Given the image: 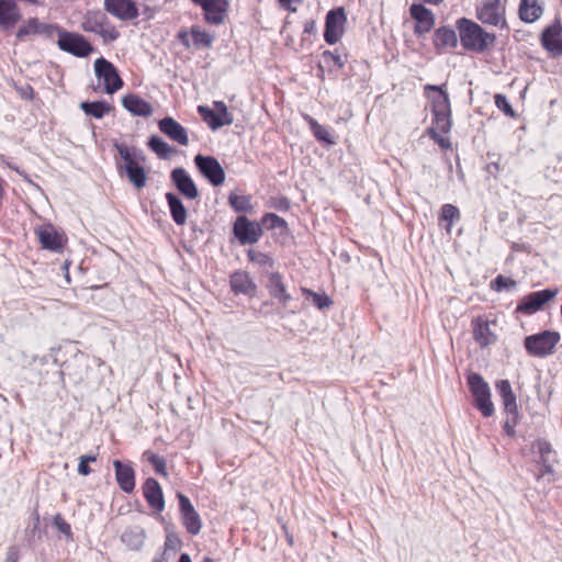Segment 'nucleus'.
Masks as SVG:
<instances>
[{"mask_svg": "<svg viewBox=\"0 0 562 562\" xmlns=\"http://www.w3.org/2000/svg\"><path fill=\"white\" fill-rule=\"evenodd\" d=\"M457 29L462 46L475 53H484L494 46L496 36L485 31L474 21L461 18L457 21Z\"/></svg>", "mask_w": 562, "mask_h": 562, "instance_id": "nucleus-1", "label": "nucleus"}, {"mask_svg": "<svg viewBox=\"0 0 562 562\" xmlns=\"http://www.w3.org/2000/svg\"><path fill=\"white\" fill-rule=\"evenodd\" d=\"M81 27L86 32L98 34L104 43L116 41L120 32L112 25L106 14L100 10L88 11L81 22Z\"/></svg>", "mask_w": 562, "mask_h": 562, "instance_id": "nucleus-2", "label": "nucleus"}, {"mask_svg": "<svg viewBox=\"0 0 562 562\" xmlns=\"http://www.w3.org/2000/svg\"><path fill=\"white\" fill-rule=\"evenodd\" d=\"M467 381L469 390L474 397V406L484 417H491L495 409L487 382L484 381L481 374L475 372L470 373Z\"/></svg>", "mask_w": 562, "mask_h": 562, "instance_id": "nucleus-3", "label": "nucleus"}, {"mask_svg": "<svg viewBox=\"0 0 562 562\" xmlns=\"http://www.w3.org/2000/svg\"><path fill=\"white\" fill-rule=\"evenodd\" d=\"M506 8L501 0H481L475 8L476 19L488 26L507 29Z\"/></svg>", "mask_w": 562, "mask_h": 562, "instance_id": "nucleus-4", "label": "nucleus"}, {"mask_svg": "<svg viewBox=\"0 0 562 562\" xmlns=\"http://www.w3.org/2000/svg\"><path fill=\"white\" fill-rule=\"evenodd\" d=\"M559 341V333L543 330L539 334L527 336L525 338L524 345L529 355L543 358L553 353Z\"/></svg>", "mask_w": 562, "mask_h": 562, "instance_id": "nucleus-5", "label": "nucleus"}, {"mask_svg": "<svg viewBox=\"0 0 562 562\" xmlns=\"http://www.w3.org/2000/svg\"><path fill=\"white\" fill-rule=\"evenodd\" d=\"M57 45L63 52L83 58L94 50L93 46L79 33L68 32L60 27L57 29Z\"/></svg>", "mask_w": 562, "mask_h": 562, "instance_id": "nucleus-6", "label": "nucleus"}, {"mask_svg": "<svg viewBox=\"0 0 562 562\" xmlns=\"http://www.w3.org/2000/svg\"><path fill=\"white\" fill-rule=\"evenodd\" d=\"M94 72L97 78L102 81L106 93L113 94L123 87V80L115 66L108 59L100 57L94 61Z\"/></svg>", "mask_w": 562, "mask_h": 562, "instance_id": "nucleus-7", "label": "nucleus"}, {"mask_svg": "<svg viewBox=\"0 0 562 562\" xmlns=\"http://www.w3.org/2000/svg\"><path fill=\"white\" fill-rule=\"evenodd\" d=\"M194 164L201 175L214 187L222 186L225 181V171L218 160L213 156L201 154L194 157Z\"/></svg>", "mask_w": 562, "mask_h": 562, "instance_id": "nucleus-8", "label": "nucleus"}, {"mask_svg": "<svg viewBox=\"0 0 562 562\" xmlns=\"http://www.w3.org/2000/svg\"><path fill=\"white\" fill-rule=\"evenodd\" d=\"M559 293V289H544L531 292L525 295L518 303L516 311L526 315H531L543 307L546 303L554 299Z\"/></svg>", "mask_w": 562, "mask_h": 562, "instance_id": "nucleus-9", "label": "nucleus"}, {"mask_svg": "<svg viewBox=\"0 0 562 562\" xmlns=\"http://www.w3.org/2000/svg\"><path fill=\"white\" fill-rule=\"evenodd\" d=\"M346 20L347 18L344 8H336L328 11L326 14L324 31V38L328 44L334 45L340 40L344 34Z\"/></svg>", "mask_w": 562, "mask_h": 562, "instance_id": "nucleus-10", "label": "nucleus"}, {"mask_svg": "<svg viewBox=\"0 0 562 562\" xmlns=\"http://www.w3.org/2000/svg\"><path fill=\"white\" fill-rule=\"evenodd\" d=\"M177 497L179 501V510L182 525L190 535H198L202 529V520L200 515L194 509L188 496L182 493H178Z\"/></svg>", "mask_w": 562, "mask_h": 562, "instance_id": "nucleus-11", "label": "nucleus"}, {"mask_svg": "<svg viewBox=\"0 0 562 562\" xmlns=\"http://www.w3.org/2000/svg\"><path fill=\"white\" fill-rule=\"evenodd\" d=\"M234 234L241 245H251L261 236V226L246 216H239L234 224Z\"/></svg>", "mask_w": 562, "mask_h": 562, "instance_id": "nucleus-12", "label": "nucleus"}, {"mask_svg": "<svg viewBox=\"0 0 562 562\" xmlns=\"http://www.w3.org/2000/svg\"><path fill=\"white\" fill-rule=\"evenodd\" d=\"M104 10L121 21H131L139 15L133 0H104Z\"/></svg>", "mask_w": 562, "mask_h": 562, "instance_id": "nucleus-13", "label": "nucleus"}, {"mask_svg": "<svg viewBox=\"0 0 562 562\" xmlns=\"http://www.w3.org/2000/svg\"><path fill=\"white\" fill-rule=\"evenodd\" d=\"M562 25L559 21L546 27L541 34V45L554 56L562 54Z\"/></svg>", "mask_w": 562, "mask_h": 562, "instance_id": "nucleus-14", "label": "nucleus"}, {"mask_svg": "<svg viewBox=\"0 0 562 562\" xmlns=\"http://www.w3.org/2000/svg\"><path fill=\"white\" fill-rule=\"evenodd\" d=\"M38 240L44 249L59 252L64 248V236L59 234L53 225L47 224L36 228Z\"/></svg>", "mask_w": 562, "mask_h": 562, "instance_id": "nucleus-15", "label": "nucleus"}, {"mask_svg": "<svg viewBox=\"0 0 562 562\" xmlns=\"http://www.w3.org/2000/svg\"><path fill=\"white\" fill-rule=\"evenodd\" d=\"M159 131L171 140L182 145H189L187 130L171 116H166L158 122Z\"/></svg>", "mask_w": 562, "mask_h": 562, "instance_id": "nucleus-16", "label": "nucleus"}, {"mask_svg": "<svg viewBox=\"0 0 562 562\" xmlns=\"http://www.w3.org/2000/svg\"><path fill=\"white\" fill-rule=\"evenodd\" d=\"M412 18L416 21L415 34L424 35L428 33L435 25V15L424 4L414 3L409 9Z\"/></svg>", "mask_w": 562, "mask_h": 562, "instance_id": "nucleus-17", "label": "nucleus"}, {"mask_svg": "<svg viewBox=\"0 0 562 562\" xmlns=\"http://www.w3.org/2000/svg\"><path fill=\"white\" fill-rule=\"evenodd\" d=\"M171 180L178 191L187 199L194 200L199 196V190L183 168H176L171 171Z\"/></svg>", "mask_w": 562, "mask_h": 562, "instance_id": "nucleus-18", "label": "nucleus"}, {"mask_svg": "<svg viewBox=\"0 0 562 562\" xmlns=\"http://www.w3.org/2000/svg\"><path fill=\"white\" fill-rule=\"evenodd\" d=\"M57 29H59L58 25L43 23L37 18H31L20 26L16 32V37L23 40L25 36L34 34L52 37L53 33L55 31L57 32Z\"/></svg>", "mask_w": 562, "mask_h": 562, "instance_id": "nucleus-19", "label": "nucleus"}, {"mask_svg": "<svg viewBox=\"0 0 562 562\" xmlns=\"http://www.w3.org/2000/svg\"><path fill=\"white\" fill-rule=\"evenodd\" d=\"M115 480L120 488L125 493H132L135 488V472L130 463L120 460L113 461Z\"/></svg>", "mask_w": 562, "mask_h": 562, "instance_id": "nucleus-20", "label": "nucleus"}, {"mask_svg": "<svg viewBox=\"0 0 562 562\" xmlns=\"http://www.w3.org/2000/svg\"><path fill=\"white\" fill-rule=\"evenodd\" d=\"M424 89L426 92L432 91L436 93L430 98L432 114L451 113L450 100L446 90V83L441 86L426 85Z\"/></svg>", "mask_w": 562, "mask_h": 562, "instance_id": "nucleus-21", "label": "nucleus"}, {"mask_svg": "<svg viewBox=\"0 0 562 562\" xmlns=\"http://www.w3.org/2000/svg\"><path fill=\"white\" fill-rule=\"evenodd\" d=\"M143 494L148 505L157 512L165 508L164 494L160 484L153 477L146 479L143 485Z\"/></svg>", "mask_w": 562, "mask_h": 562, "instance_id": "nucleus-22", "label": "nucleus"}, {"mask_svg": "<svg viewBox=\"0 0 562 562\" xmlns=\"http://www.w3.org/2000/svg\"><path fill=\"white\" fill-rule=\"evenodd\" d=\"M496 390L503 400L504 409L507 415L514 417V424L517 423L518 407L516 402V395L512 390V385L508 380H501L496 383Z\"/></svg>", "mask_w": 562, "mask_h": 562, "instance_id": "nucleus-23", "label": "nucleus"}, {"mask_svg": "<svg viewBox=\"0 0 562 562\" xmlns=\"http://www.w3.org/2000/svg\"><path fill=\"white\" fill-rule=\"evenodd\" d=\"M228 8L229 2L227 0H212L202 9L205 21L212 25L222 24L227 16Z\"/></svg>", "mask_w": 562, "mask_h": 562, "instance_id": "nucleus-24", "label": "nucleus"}, {"mask_svg": "<svg viewBox=\"0 0 562 562\" xmlns=\"http://www.w3.org/2000/svg\"><path fill=\"white\" fill-rule=\"evenodd\" d=\"M21 20V12L15 0H0V27L12 29Z\"/></svg>", "mask_w": 562, "mask_h": 562, "instance_id": "nucleus-25", "label": "nucleus"}, {"mask_svg": "<svg viewBox=\"0 0 562 562\" xmlns=\"http://www.w3.org/2000/svg\"><path fill=\"white\" fill-rule=\"evenodd\" d=\"M122 105L125 110L135 116L148 117L154 112V109L149 102L134 93H130L123 97Z\"/></svg>", "mask_w": 562, "mask_h": 562, "instance_id": "nucleus-26", "label": "nucleus"}, {"mask_svg": "<svg viewBox=\"0 0 562 562\" xmlns=\"http://www.w3.org/2000/svg\"><path fill=\"white\" fill-rule=\"evenodd\" d=\"M115 149L117 150L120 157L123 159L124 164L120 169H124V171L130 168H134L139 165V161H145V156L142 150L136 147H128L123 143H115Z\"/></svg>", "mask_w": 562, "mask_h": 562, "instance_id": "nucleus-27", "label": "nucleus"}, {"mask_svg": "<svg viewBox=\"0 0 562 562\" xmlns=\"http://www.w3.org/2000/svg\"><path fill=\"white\" fill-rule=\"evenodd\" d=\"M145 540L146 532L139 526L128 527L121 535V541L132 551L140 550L144 547Z\"/></svg>", "mask_w": 562, "mask_h": 562, "instance_id": "nucleus-28", "label": "nucleus"}, {"mask_svg": "<svg viewBox=\"0 0 562 562\" xmlns=\"http://www.w3.org/2000/svg\"><path fill=\"white\" fill-rule=\"evenodd\" d=\"M473 337L482 347H487L496 340V336L492 333L487 322L476 318L472 322Z\"/></svg>", "mask_w": 562, "mask_h": 562, "instance_id": "nucleus-29", "label": "nucleus"}, {"mask_svg": "<svg viewBox=\"0 0 562 562\" xmlns=\"http://www.w3.org/2000/svg\"><path fill=\"white\" fill-rule=\"evenodd\" d=\"M231 288L236 294H254L256 286L247 272L237 271L231 276Z\"/></svg>", "mask_w": 562, "mask_h": 562, "instance_id": "nucleus-30", "label": "nucleus"}, {"mask_svg": "<svg viewBox=\"0 0 562 562\" xmlns=\"http://www.w3.org/2000/svg\"><path fill=\"white\" fill-rule=\"evenodd\" d=\"M543 9L540 0H521L519 4V18L526 23H532L542 15Z\"/></svg>", "mask_w": 562, "mask_h": 562, "instance_id": "nucleus-31", "label": "nucleus"}, {"mask_svg": "<svg viewBox=\"0 0 562 562\" xmlns=\"http://www.w3.org/2000/svg\"><path fill=\"white\" fill-rule=\"evenodd\" d=\"M166 200L170 210L172 220L177 225H183L187 221V209L181 199L172 192L166 193Z\"/></svg>", "mask_w": 562, "mask_h": 562, "instance_id": "nucleus-32", "label": "nucleus"}, {"mask_svg": "<svg viewBox=\"0 0 562 562\" xmlns=\"http://www.w3.org/2000/svg\"><path fill=\"white\" fill-rule=\"evenodd\" d=\"M532 453L537 463H546L554 461V451L549 441L544 439H537L531 445Z\"/></svg>", "mask_w": 562, "mask_h": 562, "instance_id": "nucleus-33", "label": "nucleus"}, {"mask_svg": "<svg viewBox=\"0 0 562 562\" xmlns=\"http://www.w3.org/2000/svg\"><path fill=\"white\" fill-rule=\"evenodd\" d=\"M434 44L437 48L456 47L458 37L456 32L447 26L439 27L434 34Z\"/></svg>", "mask_w": 562, "mask_h": 562, "instance_id": "nucleus-34", "label": "nucleus"}, {"mask_svg": "<svg viewBox=\"0 0 562 562\" xmlns=\"http://www.w3.org/2000/svg\"><path fill=\"white\" fill-rule=\"evenodd\" d=\"M346 64V56L341 55L338 50H325L322 54L319 61V69L328 68L330 71L341 69Z\"/></svg>", "mask_w": 562, "mask_h": 562, "instance_id": "nucleus-35", "label": "nucleus"}, {"mask_svg": "<svg viewBox=\"0 0 562 562\" xmlns=\"http://www.w3.org/2000/svg\"><path fill=\"white\" fill-rule=\"evenodd\" d=\"M80 109L87 115L100 120L112 110V106L105 101H87L80 103Z\"/></svg>", "mask_w": 562, "mask_h": 562, "instance_id": "nucleus-36", "label": "nucleus"}, {"mask_svg": "<svg viewBox=\"0 0 562 562\" xmlns=\"http://www.w3.org/2000/svg\"><path fill=\"white\" fill-rule=\"evenodd\" d=\"M147 145L159 158L167 159L175 151L173 148L161 137L153 135L148 138Z\"/></svg>", "mask_w": 562, "mask_h": 562, "instance_id": "nucleus-37", "label": "nucleus"}, {"mask_svg": "<svg viewBox=\"0 0 562 562\" xmlns=\"http://www.w3.org/2000/svg\"><path fill=\"white\" fill-rule=\"evenodd\" d=\"M198 112L202 116L203 121L213 131H216V130L227 125L224 122V120H222L221 116L218 114H216V112L214 110H211L205 105H199Z\"/></svg>", "mask_w": 562, "mask_h": 562, "instance_id": "nucleus-38", "label": "nucleus"}, {"mask_svg": "<svg viewBox=\"0 0 562 562\" xmlns=\"http://www.w3.org/2000/svg\"><path fill=\"white\" fill-rule=\"evenodd\" d=\"M128 181L136 188L142 189L146 186L147 175L143 166L137 165L125 171Z\"/></svg>", "mask_w": 562, "mask_h": 562, "instance_id": "nucleus-39", "label": "nucleus"}, {"mask_svg": "<svg viewBox=\"0 0 562 562\" xmlns=\"http://www.w3.org/2000/svg\"><path fill=\"white\" fill-rule=\"evenodd\" d=\"M191 35L193 38V45L198 48H210L215 38L213 34L207 33L205 31H201L198 26L191 27Z\"/></svg>", "mask_w": 562, "mask_h": 562, "instance_id": "nucleus-40", "label": "nucleus"}, {"mask_svg": "<svg viewBox=\"0 0 562 562\" xmlns=\"http://www.w3.org/2000/svg\"><path fill=\"white\" fill-rule=\"evenodd\" d=\"M460 218V212L457 206L452 204H443L440 212V221L447 222V232L451 231L452 224Z\"/></svg>", "mask_w": 562, "mask_h": 562, "instance_id": "nucleus-41", "label": "nucleus"}, {"mask_svg": "<svg viewBox=\"0 0 562 562\" xmlns=\"http://www.w3.org/2000/svg\"><path fill=\"white\" fill-rule=\"evenodd\" d=\"M438 133L447 134L451 128V113L434 114L432 126Z\"/></svg>", "mask_w": 562, "mask_h": 562, "instance_id": "nucleus-42", "label": "nucleus"}, {"mask_svg": "<svg viewBox=\"0 0 562 562\" xmlns=\"http://www.w3.org/2000/svg\"><path fill=\"white\" fill-rule=\"evenodd\" d=\"M305 293L306 300L311 302L314 306H316L318 310L327 308L333 304L330 297L325 293H316L310 290H307Z\"/></svg>", "mask_w": 562, "mask_h": 562, "instance_id": "nucleus-43", "label": "nucleus"}, {"mask_svg": "<svg viewBox=\"0 0 562 562\" xmlns=\"http://www.w3.org/2000/svg\"><path fill=\"white\" fill-rule=\"evenodd\" d=\"M145 456H147L148 462L154 467L157 474L162 476L168 475L166 460L162 457L149 451H146Z\"/></svg>", "mask_w": 562, "mask_h": 562, "instance_id": "nucleus-44", "label": "nucleus"}, {"mask_svg": "<svg viewBox=\"0 0 562 562\" xmlns=\"http://www.w3.org/2000/svg\"><path fill=\"white\" fill-rule=\"evenodd\" d=\"M228 203L236 212H246L250 207V201L245 195L231 194Z\"/></svg>", "mask_w": 562, "mask_h": 562, "instance_id": "nucleus-45", "label": "nucleus"}, {"mask_svg": "<svg viewBox=\"0 0 562 562\" xmlns=\"http://www.w3.org/2000/svg\"><path fill=\"white\" fill-rule=\"evenodd\" d=\"M517 285L516 281L510 279V278H507V277H504L502 274L497 276L493 281H492V289L495 290V291H503V290H512V289H515Z\"/></svg>", "mask_w": 562, "mask_h": 562, "instance_id": "nucleus-46", "label": "nucleus"}, {"mask_svg": "<svg viewBox=\"0 0 562 562\" xmlns=\"http://www.w3.org/2000/svg\"><path fill=\"white\" fill-rule=\"evenodd\" d=\"M311 128H312L313 135L316 137V139L327 143V144L334 143L330 138L328 130L325 126L318 124L316 121H314V120L311 121Z\"/></svg>", "mask_w": 562, "mask_h": 562, "instance_id": "nucleus-47", "label": "nucleus"}, {"mask_svg": "<svg viewBox=\"0 0 562 562\" xmlns=\"http://www.w3.org/2000/svg\"><path fill=\"white\" fill-rule=\"evenodd\" d=\"M213 105H214V111L216 112V114H218L221 116V119L224 120V122L227 125L233 124V122H234L233 114L231 112H228L227 105L223 101H214Z\"/></svg>", "mask_w": 562, "mask_h": 562, "instance_id": "nucleus-48", "label": "nucleus"}, {"mask_svg": "<svg viewBox=\"0 0 562 562\" xmlns=\"http://www.w3.org/2000/svg\"><path fill=\"white\" fill-rule=\"evenodd\" d=\"M53 525L59 532L65 535L68 539H72V531L70 525L63 518L60 514H56L53 518Z\"/></svg>", "mask_w": 562, "mask_h": 562, "instance_id": "nucleus-49", "label": "nucleus"}, {"mask_svg": "<svg viewBox=\"0 0 562 562\" xmlns=\"http://www.w3.org/2000/svg\"><path fill=\"white\" fill-rule=\"evenodd\" d=\"M495 104L496 106L503 111L506 115L514 117L515 112L513 110V106L510 105L508 99L503 94H496L495 95Z\"/></svg>", "mask_w": 562, "mask_h": 562, "instance_id": "nucleus-50", "label": "nucleus"}, {"mask_svg": "<svg viewBox=\"0 0 562 562\" xmlns=\"http://www.w3.org/2000/svg\"><path fill=\"white\" fill-rule=\"evenodd\" d=\"M94 461H95V456H91V454L81 456L79 458L78 473L81 475H85V476L89 475L92 472L91 468L89 467V463L94 462Z\"/></svg>", "mask_w": 562, "mask_h": 562, "instance_id": "nucleus-51", "label": "nucleus"}, {"mask_svg": "<svg viewBox=\"0 0 562 562\" xmlns=\"http://www.w3.org/2000/svg\"><path fill=\"white\" fill-rule=\"evenodd\" d=\"M262 228L271 229L281 225V220L278 215L273 213H268L261 218V224H259Z\"/></svg>", "mask_w": 562, "mask_h": 562, "instance_id": "nucleus-52", "label": "nucleus"}, {"mask_svg": "<svg viewBox=\"0 0 562 562\" xmlns=\"http://www.w3.org/2000/svg\"><path fill=\"white\" fill-rule=\"evenodd\" d=\"M270 283L271 293L273 296L281 297V277L278 273L271 274Z\"/></svg>", "mask_w": 562, "mask_h": 562, "instance_id": "nucleus-53", "label": "nucleus"}, {"mask_svg": "<svg viewBox=\"0 0 562 562\" xmlns=\"http://www.w3.org/2000/svg\"><path fill=\"white\" fill-rule=\"evenodd\" d=\"M540 464L542 468L538 479H543L547 480L548 482H551L553 476L552 462H546Z\"/></svg>", "mask_w": 562, "mask_h": 562, "instance_id": "nucleus-54", "label": "nucleus"}, {"mask_svg": "<svg viewBox=\"0 0 562 562\" xmlns=\"http://www.w3.org/2000/svg\"><path fill=\"white\" fill-rule=\"evenodd\" d=\"M428 134L431 139H434L440 147L448 148L450 146V143L443 138L435 128H429Z\"/></svg>", "mask_w": 562, "mask_h": 562, "instance_id": "nucleus-55", "label": "nucleus"}, {"mask_svg": "<svg viewBox=\"0 0 562 562\" xmlns=\"http://www.w3.org/2000/svg\"><path fill=\"white\" fill-rule=\"evenodd\" d=\"M20 554L19 549L14 546L10 547L7 552L4 562H19Z\"/></svg>", "mask_w": 562, "mask_h": 562, "instance_id": "nucleus-56", "label": "nucleus"}, {"mask_svg": "<svg viewBox=\"0 0 562 562\" xmlns=\"http://www.w3.org/2000/svg\"><path fill=\"white\" fill-rule=\"evenodd\" d=\"M516 423L514 424V417L512 415H507V419L504 423V430L508 436H514Z\"/></svg>", "mask_w": 562, "mask_h": 562, "instance_id": "nucleus-57", "label": "nucleus"}, {"mask_svg": "<svg viewBox=\"0 0 562 562\" xmlns=\"http://www.w3.org/2000/svg\"><path fill=\"white\" fill-rule=\"evenodd\" d=\"M180 546V540L172 535H168L166 538L165 547L166 549H177Z\"/></svg>", "mask_w": 562, "mask_h": 562, "instance_id": "nucleus-58", "label": "nucleus"}, {"mask_svg": "<svg viewBox=\"0 0 562 562\" xmlns=\"http://www.w3.org/2000/svg\"><path fill=\"white\" fill-rule=\"evenodd\" d=\"M19 92L23 99L32 100L34 98V90L30 85H26L25 87L20 88Z\"/></svg>", "mask_w": 562, "mask_h": 562, "instance_id": "nucleus-59", "label": "nucleus"}, {"mask_svg": "<svg viewBox=\"0 0 562 562\" xmlns=\"http://www.w3.org/2000/svg\"><path fill=\"white\" fill-rule=\"evenodd\" d=\"M177 37L183 46H186L187 48L190 47L191 43L189 40V33L186 30L179 31Z\"/></svg>", "mask_w": 562, "mask_h": 562, "instance_id": "nucleus-60", "label": "nucleus"}, {"mask_svg": "<svg viewBox=\"0 0 562 562\" xmlns=\"http://www.w3.org/2000/svg\"><path fill=\"white\" fill-rule=\"evenodd\" d=\"M302 0H283V10L296 11L295 4L301 3Z\"/></svg>", "mask_w": 562, "mask_h": 562, "instance_id": "nucleus-61", "label": "nucleus"}, {"mask_svg": "<svg viewBox=\"0 0 562 562\" xmlns=\"http://www.w3.org/2000/svg\"><path fill=\"white\" fill-rule=\"evenodd\" d=\"M194 4L200 5L202 9L206 7L212 0H191Z\"/></svg>", "mask_w": 562, "mask_h": 562, "instance_id": "nucleus-62", "label": "nucleus"}, {"mask_svg": "<svg viewBox=\"0 0 562 562\" xmlns=\"http://www.w3.org/2000/svg\"><path fill=\"white\" fill-rule=\"evenodd\" d=\"M178 562H192L191 561V558L188 553H181V555L179 557V560Z\"/></svg>", "mask_w": 562, "mask_h": 562, "instance_id": "nucleus-63", "label": "nucleus"}, {"mask_svg": "<svg viewBox=\"0 0 562 562\" xmlns=\"http://www.w3.org/2000/svg\"><path fill=\"white\" fill-rule=\"evenodd\" d=\"M424 1L429 4H434V5H438L439 3L442 2V0H424Z\"/></svg>", "mask_w": 562, "mask_h": 562, "instance_id": "nucleus-64", "label": "nucleus"}]
</instances>
